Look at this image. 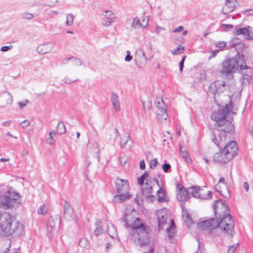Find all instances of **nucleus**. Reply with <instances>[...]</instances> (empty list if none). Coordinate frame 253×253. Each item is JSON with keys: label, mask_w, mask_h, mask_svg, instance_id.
<instances>
[{"label": "nucleus", "mask_w": 253, "mask_h": 253, "mask_svg": "<svg viewBox=\"0 0 253 253\" xmlns=\"http://www.w3.org/2000/svg\"><path fill=\"white\" fill-rule=\"evenodd\" d=\"M215 218H211L200 223L201 227L205 230H212L219 228L224 233L233 237L235 233L234 221L229 212V208L221 200H216L213 204Z\"/></svg>", "instance_id": "f257e3e1"}, {"label": "nucleus", "mask_w": 253, "mask_h": 253, "mask_svg": "<svg viewBox=\"0 0 253 253\" xmlns=\"http://www.w3.org/2000/svg\"><path fill=\"white\" fill-rule=\"evenodd\" d=\"M122 220L125 223L126 227L129 226L132 228L129 237L136 245L142 247L148 244L149 238L148 233L150 228L141 223L138 217L134 218L130 214H126Z\"/></svg>", "instance_id": "f03ea898"}, {"label": "nucleus", "mask_w": 253, "mask_h": 253, "mask_svg": "<svg viewBox=\"0 0 253 253\" xmlns=\"http://www.w3.org/2000/svg\"><path fill=\"white\" fill-rule=\"evenodd\" d=\"M18 230H20V223L14 216L6 211L0 212V236H8Z\"/></svg>", "instance_id": "7ed1b4c3"}, {"label": "nucleus", "mask_w": 253, "mask_h": 253, "mask_svg": "<svg viewBox=\"0 0 253 253\" xmlns=\"http://www.w3.org/2000/svg\"><path fill=\"white\" fill-rule=\"evenodd\" d=\"M249 69L250 67L247 65L244 56L238 55L223 60L220 73L223 75H228L239 70Z\"/></svg>", "instance_id": "20e7f679"}, {"label": "nucleus", "mask_w": 253, "mask_h": 253, "mask_svg": "<svg viewBox=\"0 0 253 253\" xmlns=\"http://www.w3.org/2000/svg\"><path fill=\"white\" fill-rule=\"evenodd\" d=\"M20 198L19 193L9 190L0 196V207L5 210L16 208L20 204Z\"/></svg>", "instance_id": "39448f33"}, {"label": "nucleus", "mask_w": 253, "mask_h": 253, "mask_svg": "<svg viewBox=\"0 0 253 253\" xmlns=\"http://www.w3.org/2000/svg\"><path fill=\"white\" fill-rule=\"evenodd\" d=\"M233 109V104L230 101L229 104H227L221 108H220L217 111L213 112L211 115V120L215 123H219V121L226 119V117Z\"/></svg>", "instance_id": "423d86ee"}, {"label": "nucleus", "mask_w": 253, "mask_h": 253, "mask_svg": "<svg viewBox=\"0 0 253 253\" xmlns=\"http://www.w3.org/2000/svg\"><path fill=\"white\" fill-rule=\"evenodd\" d=\"M216 131H220L224 133H232L234 131V126L231 121L223 119L219 123L214 124Z\"/></svg>", "instance_id": "0eeeda50"}, {"label": "nucleus", "mask_w": 253, "mask_h": 253, "mask_svg": "<svg viewBox=\"0 0 253 253\" xmlns=\"http://www.w3.org/2000/svg\"><path fill=\"white\" fill-rule=\"evenodd\" d=\"M156 104L158 111H157L158 120L159 122L166 120L168 114L166 111V106L162 98H158L156 101Z\"/></svg>", "instance_id": "6e6552de"}, {"label": "nucleus", "mask_w": 253, "mask_h": 253, "mask_svg": "<svg viewBox=\"0 0 253 253\" xmlns=\"http://www.w3.org/2000/svg\"><path fill=\"white\" fill-rule=\"evenodd\" d=\"M212 141L220 150L221 147L224 146L226 140V134L220 131H212L211 134Z\"/></svg>", "instance_id": "1a4fd4ad"}, {"label": "nucleus", "mask_w": 253, "mask_h": 253, "mask_svg": "<svg viewBox=\"0 0 253 253\" xmlns=\"http://www.w3.org/2000/svg\"><path fill=\"white\" fill-rule=\"evenodd\" d=\"M149 181L151 182L150 179H147L146 182V186H142L141 190L143 195L145 196L146 200L148 202H153L155 199V197L152 195L153 191L152 184H149Z\"/></svg>", "instance_id": "9d476101"}, {"label": "nucleus", "mask_w": 253, "mask_h": 253, "mask_svg": "<svg viewBox=\"0 0 253 253\" xmlns=\"http://www.w3.org/2000/svg\"><path fill=\"white\" fill-rule=\"evenodd\" d=\"M223 150L226 153V155H228V157L232 159L237 154L238 147L237 143L234 141H232L229 143L225 145Z\"/></svg>", "instance_id": "9b49d317"}, {"label": "nucleus", "mask_w": 253, "mask_h": 253, "mask_svg": "<svg viewBox=\"0 0 253 253\" xmlns=\"http://www.w3.org/2000/svg\"><path fill=\"white\" fill-rule=\"evenodd\" d=\"M116 188L118 193H127L129 189V183L127 180L117 178L115 181Z\"/></svg>", "instance_id": "f8f14e48"}, {"label": "nucleus", "mask_w": 253, "mask_h": 253, "mask_svg": "<svg viewBox=\"0 0 253 253\" xmlns=\"http://www.w3.org/2000/svg\"><path fill=\"white\" fill-rule=\"evenodd\" d=\"M230 160V158L228 157L223 150L216 153L213 156V161L220 165H223L228 162Z\"/></svg>", "instance_id": "ddd939ff"}, {"label": "nucleus", "mask_w": 253, "mask_h": 253, "mask_svg": "<svg viewBox=\"0 0 253 253\" xmlns=\"http://www.w3.org/2000/svg\"><path fill=\"white\" fill-rule=\"evenodd\" d=\"M135 61L137 66L141 68L144 66L147 61L144 51L141 48H138L135 52Z\"/></svg>", "instance_id": "4468645a"}, {"label": "nucleus", "mask_w": 253, "mask_h": 253, "mask_svg": "<svg viewBox=\"0 0 253 253\" xmlns=\"http://www.w3.org/2000/svg\"><path fill=\"white\" fill-rule=\"evenodd\" d=\"M177 199L180 202L185 201L189 198V192H188L183 186L180 184L176 185Z\"/></svg>", "instance_id": "2eb2a0df"}, {"label": "nucleus", "mask_w": 253, "mask_h": 253, "mask_svg": "<svg viewBox=\"0 0 253 253\" xmlns=\"http://www.w3.org/2000/svg\"><path fill=\"white\" fill-rule=\"evenodd\" d=\"M225 4L222 8V13L226 15L234 10L238 1L237 0H225Z\"/></svg>", "instance_id": "dca6fc26"}, {"label": "nucleus", "mask_w": 253, "mask_h": 253, "mask_svg": "<svg viewBox=\"0 0 253 253\" xmlns=\"http://www.w3.org/2000/svg\"><path fill=\"white\" fill-rule=\"evenodd\" d=\"M169 215L166 212L165 210H162L158 212L157 217L160 229L162 230L168 220L170 219H169Z\"/></svg>", "instance_id": "f3484780"}, {"label": "nucleus", "mask_w": 253, "mask_h": 253, "mask_svg": "<svg viewBox=\"0 0 253 253\" xmlns=\"http://www.w3.org/2000/svg\"><path fill=\"white\" fill-rule=\"evenodd\" d=\"M63 212L64 217L67 220H69L72 218L73 210L67 201H65Z\"/></svg>", "instance_id": "a211bd4d"}, {"label": "nucleus", "mask_w": 253, "mask_h": 253, "mask_svg": "<svg viewBox=\"0 0 253 253\" xmlns=\"http://www.w3.org/2000/svg\"><path fill=\"white\" fill-rule=\"evenodd\" d=\"M53 46L49 43L41 44L37 48V52L41 54H44L49 52L52 49Z\"/></svg>", "instance_id": "6ab92c4d"}, {"label": "nucleus", "mask_w": 253, "mask_h": 253, "mask_svg": "<svg viewBox=\"0 0 253 253\" xmlns=\"http://www.w3.org/2000/svg\"><path fill=\"white\" fill-rule=\"evenodd\" d=\"M148 21H149L147 20L145 24H141L139 19L137 17H136L133 19L131 28L135 30L139 29L141 27L144 29L148 26Z\"/></svg>", "instance_id": "aec40b11"}, {"label": "nucleus", "mask_w": 253, "mask_h": 253, "mask_svg": "<svg viewBox=\"0 0 253 253\" xmlns=\"http://www.w3.org/2000/svg\"><path fill=\"white\" fill-rule=\"evenodd\" d=\"M111 101L114 109L118 112L120 110V105L119 96L114 92L111 93Z\"/></svg>", "instance_id": "412c9836"}, {"label": "nucleus", "mask_w": 253, "mask_h": 253, "mask_svg": "<svg viewBox=\"0 0 253 253\" xmlns=\"http://www.w3.org/2000/svg\"><path fill=\"white\" fill-rule=\"evenodd\" d=\"M60 223V219L59 216H56L55 217L51 216L49 219V225L51 230L58 228L59 226Z\"/></svg>", "instance_id": "4be33fe9"}, {"label": "nucleus", "mask_w": 253, "mask_h": 253, "mask_svg": "<svg viewBox=\"0 0 253 253\" xmlns=\"http://www.w3.org/2000/svg\"><path fill=\"white\" fill-rule=\"evenodd\" d=\"M119 194V195L115 196L114 198V201L119 203H123L131 197V195L129 194L128 192Z\"/></svg>", "instance_id": "5701e85b"}, {"label": "nucleus", "mask_w": 253, "mask_h": 253, "mask_svg": "<svg viewBox=\"0 0 253 253\" xmlns=\"http://www.w3.org/2000/svg\"><path fill=\"white\" fill-rule=\"evenodd\" d=\"M198 196H199L198 199H202V200H207V199H209L211 198L212 193L211 191H207L204 189L201 188V190L200 191V193L198 195Z\"/></svg>", "instance_id": "b1692460"}, {"label": "nucleus", "mask_w": 253, "mask_h": 253, "mask_svg": "<svg viewBox=\"0 0 253 253\" xmlns=\"http://www.w3.org/2000/svg\"><path fill=\"white\" fill-rule=\"evenodd\" d=\"M107 232L112 238H115L117 236V231L116 227L110 223L107 226Z\"/></svg>", "instance_id": "393cba45"}, {"label": "nucleus", "mask_w": 253, "mask_h": 253, "mask_svg": "<svg viewBox=\"0 0 253 253\" xmlns=\"http://www.w3.org/2000/svg\"><path fill=\"white\" fill-rule=\"evenodd\" d=\"M169 221L170 222V225L169 227L166 229V230L169 237V238H172L174 236L175 234V228H176V226L173 219H170Z\"/></svg>", "instance_id": "a878e982"}, {"label": "nucleus", "mask_w": 253, "mask_h": 253, "mask_svg": "<svg viewBox=\"0 0 253 253\" xmlns=\"http://www.w3.org/2000/svg\"><path fill=\"white\" fill-rule=\"evenodd\" d=\"M179 149L180 154L181 156L183 157L187 163H190L192 160L188 151L183 147L182 146H180Z\"/></svg>", "instance_id": "bb28decb"}, {"label": "nucleus", "mask_w": 253, "mask_h": 253, "mask_svg": "<svg viewBox=\"0 0 253 253\" xmlns=\"http://www.w3.org/2000/svg\"><path fill=\"white\" fill-rule=\"evenodd\" d=\"M130 139V136L128 133L126 132L124 135L120 137V144L122 148H125L126 143Z\"/></svg>", "instance_id": "cd10ccee"}, {"label": "nucleus", "mask_w": 253, "mask_h": 253, "mask_svg": "<svg viewBox=\"0 0 253 253\" xmlns=\"http://www.w3.org/2000/svg\"><path fill=\"white\" fill-rule=\"evenodd\" d=\"M251 27L248 26V28H236L234 31V34L236 35H243L246 38L247 33H249V29Z\"/></svg>", "instance_id": "c85d7f7f"}, {"label": "nucleus", "mask_w": 253, "mask_h": 253, "mask_svg": "<svg viewBox=\"0 0 253 253\" xmlns=\"http://www.w3.org/2000/svg\"><path fill=\"white\" fill-rule=\"evenodd\" d=\"M160 189L157 192V196L158 197V201L159 202H164L166 201L165 197V193L162 187L161 186Z\"/></svg>", "instance_id": "c756f323"}, {"label": "nucleus", "mask_w": 253, "mask_h": 253, "mask_svg": "<svg viewBox=\"0 0 253 253\" xmlns=\"http://www.w3.org/2000/svg\"><path fill=\"white\" fill-rule=\"evenodd\" d=\"M214 83H218V84H220V85H218L216 86L217 90V94L218 95L223 93L225 89V82L223 81H216L214 82Z\"/></svg>", "instance_id": "7c9ffc66"}, {"label": "nucleus", "mask_w": 253, "mask_h": 253, "mask_svg": "<svg viewBox=\"0 0 253 253\" xmlns=\"http://www.w3.org/2000/svg\"><path fill=\"white\" fill-rule=\"evenodd\" d=\"M57 133L59 134L62 135L65 134L66 132V127L64 123L60 122L57 126Z\"/></svg>", "instance_id": "2f4dec72"}, {"label": "nucleus", "mask_w": 253, "mask_h": 253, "mask_svg": "<svg viewBox=\"0 0 253 253\" xmlns=\"http://www.w3.org/2000/svg\"><path fill=\"white\" fill-rule=\"evenodd\" d=\"M218 85H220V84H218V83L213 82L211 83L209 87V91L214 95H217L216 86Z\"/></svg>", "instance_id": "473e14b6"}, {"label": "nucleus", "mask_w": 253, "mask_h": 253, "mask_svg": "<svg viewBox=\"0 0 253 253\" xmlns=\"http://www.w3.org/2000/svg\"><path fill=\"white\" fill-rule=\"evenodd\" d=\"M102 15L104 17V18L110 20H114V19L115 18V14L111 10H105L102 12Z\"/></svg>", "instance_id": "72a5a7b5"}, {"label": "nucleus", "mask_w": 253, "mask_h": 253, "mask_svg": "<svg viewBox=\"0 0 253 253\" xmlns=\"http://www.w3.org/2000/svg\"><path fill=\"white\" fill-rule=\"evenodd\" d=\"M189 189L191 190L190 192L194 197L199 198L198 195L199 194L200 191L201 189V188L198 186H195L191 187Z\"/></svg>", "instance_id": "f704fd0d"}, {"label": "nucleus", "mask_w": 253, "mask_h": 253, "mask_svg": "<svg viewBox=\"0 0 253 253\" xmlns=\"http://www.w3.org/2000/svg\"><path fill=\"white\" fill-rule=\"evenodd\" d=\"M148 177V172L145 171V172L139 178H138V183L140 185L143 186L144 185L145 180H146Z\"/></svg>", "instance_id": "c9c22d12"}, {"label": "nucleus", "mask_w": 253, "mask_h": 253, "mask_svg": "<svg viewBox=\"0 0 253 253\" xmlns=\"http://www.w3.org/2000/svg\"><path fill=\"white\" fill-rule=\"evenodd\" d=\"M231 46L236 47L238 46L239 47L245 46V45L243 43L240 42L239 40L237 38H234L231 42Z\"/></svg>", "instance_id": "e433bc0d"}, {"label": "nucleus", "mask_w": 253, "mask_h": 253, "mask_svg": "<svg viewBox=\"0 0 253 253\" xmlns=\"http://www.w3.org/2000/svg\"><path fill=\"white\" fill-rule=\"evenodd\" d=\"M79 245L81 247L86 248L89 246V242L85 238H82L79 242Z\"/></svg>", "instance_id": "4c0bfd02"}, {"label": "nucleus", "mask_w": 253, "mask_h": 253, "mask_svg": "<svg viewBox=\"0 0 253 253\" xmlns=\"http://www.w3.org/2000/svg\"><path fill=\"white\" fill-rule=\"evenodd\" d=\"M5 94L6 103L7 105H11L13 102V98L12 95L9 92L5 91L3 93Z\"/></svg>", "instance_id": "58836bf2"}, {"label": "nucleus", "mask_w": 253, "mask_h": 253, "mask_svg": "<svg viewBox=\"0 0 253 253\" xmlns=\"http://www.w3.org/2000/svg\"><path fill=\"white\" fill-rule=\"evenodd\" d=\"M156 33L157 35H163L166 33V29L158 25H156Z\"/></svg>", "instance_id": "ea45409f"}, {"label": "nucleus", "mask_w": 253, "mask_h": 253, "mask_svg": "<svg viewBox=\"0 0 253 253\" xmlns=\"http://www.w3.org/2000/svg\"><path fill=\"white\" fill-rule=\"evenodd\" d=\"M184 47L181 45L178 46L176 48L172 50L171 53L173 55L181 53L183 52Z\"/></svg>", "instance_id": "a19ab883"}, {"label": "nucleus", "mask_w": 253, "mask_h": 253, "mask_svg": "<svg viewBox=\"0 0 253 253\" xmlns=\"http://www.w3.org/2000/svg\"><path fill=\"white\" fill-rule=\"evenodd\" d=\"M73 20L74 16L72 14H68L66 16V25L71 26L73 23Z\"/></svg>", "instance_id": "79ce46f5"}, {"label": "nucleus", "mask_w": 253, "mask_h": 253, "mask_svg": "<svg viewBox=\"0 0 253 253\" xmlns=\"http://www.w3.org/2000/svg\"><path fill=\"white\" fill-rule=\"evenodd\" d=\"M141 102L142 104L143 109L145 110L147 109L148 110H150L151 107V101L148 99L146 101H143L141 100Z\"/></svg>", "instance_id": "37998d69"}, {"label": "nucleus", "mask_w": 253, "mask_h": 253, "mask_svg": "<svg viewBox=\"0 0 253 253\" xmlns=\"http://www.w3.org/2000/svg\"><path fill=\"white\" fill-rule=\"evenodd\" d=\"M93 151L95 153V155L94 156V157H95V158L97 160V161L99 162L100 160V156L99 155L100 150L96 144H95L93 148Z\"/></svg>", "instance_id": "c03bdc74"}, {"label": "nucleus", "mask_w": 253, "mask_h": 253, "mask_svg": "<svg viewBox=\"0 0 253 253\" xmlns=\"http://www.w3.org/2000/svg\"><path fill=\"white\" fill-rule=\"evenodd\" d=\"M71 62L74 66H79L81 65L82 61L80 59L74 57L73 56L71 57Z\"/></svg>", "instance_id": "a18cd8bd"}, {"label": "nucleus", "mask_w": 253, "mask_h": 253, "mask_svg": "<svg viewBox=\"0 0 253 253\" xmlns=\"http://www.w3.org/2000/svg\"><path fill=\"white\" fill-rule=\"evenodd\" d=\"M114 20H110L107 18H104L102 21V24L106 27L110 26L113 22Z\"/></svg>", "instance_id": "49530a36"}, {"label": "nucleus", "mask_w": 253, "mask_h": 253, "mask_svg": "<svg viewBox=\"0 0 253 253\" xmlns=\"http://www.w3.org/2000/svg\"><path fill=\"white\" fill-rule=\"evenodd\" d=\"M46 212L47 210L44 205L41 206L38 211V213L42 215L45 214L46 213Z\"/></svg>", "instance_id": "de8ad7c7"}, {"label": "nucleus", "mask_w": 253, "mask_h": 253, "mask_svg": "<svg viewBox=\"0 0 253 253\" xmlns=\"http://www.w3.org/2000/svg\"><path fill=\"white\" fill-rule=\"evenodd\" d=\"M22 17L23 19H28L30 20L33 18L34 15L33 14L28 13V12H25L22 14Z\"/></svg>", "instance_id": "09e8293b"}, {"label": "nucleus", "mask_w": 253, "mask_h": 253, "mask_svg": "<svg viewBox=\"0 0 253 253\" xmlns=\"http://www.w3.org/2000/svg\"><path fill=\"white\" fill-rule=\"evenodd\" d=\"M215 44L217 47L220 48L219 50H220L224 49L226 45V43L225 42H216Z\"/></svg>", "instance_id": "8fccbe9b"}, {"label": "nucleus", "mask_w": 253, "mask_h": 253, "mask_svg": "<svg viewBox=\"0 0 253 253\" xmlns=\"http://www.w3.org/2000/svg\"><path fill=\"white\" fill-rule=\"evenodd\" d=\"M158 164V161L157 158H155L153 160L150 161V168L151 169H155Z\"/></svg>", "instance_id": "3c124183"}, {"label": "nucleus", "mask_w": 253, "mask_h": 253, "mask_svg": "<svg viewBox=\"0 0 253 253\" xmlns=\"http://www.w3.org/2000/svg\"><path fill=\"white\" fill-rule=\"evenodd\" d=\"M239 243H237L234 245L230 246L228 249V253H233L235 251Z\"/></svg>", "instance_id": "603ef678"}, {"label": "nucleus", "mask_w": 253, "mask_h": 253, "mask_svg": "<svg viewBox=\"0 0 253 253\" xmlns=\"http://www.w3.org/2000/svg\"><path fill=\"white\" fill-rule=\"evenodd\" d=\"M171 168L170 164L168 163L164 164L162 166V168L164 172H168L169 169Z\"/></svg>", "instance_id": "864d4df0"}, {"label": "nucleus", "mask_w": 253, "mask_h": 253, "mask_svg": "<svg viewBox=\"0 0 253 253\" xmlns=\"http://www.w3.org/2000/svg\"><path fill=\"white\" fill-rule=\"evenodd\" d=\"M20 125L23 128H26L30 126V123L28 120H24L20 123Z\"/></svg>", "instance_id": "5fc2aeb1"}, {"label": "nucleus", "mask_w": 253, "mask_h": 253, "mask_svg": "<svg viewBox=\"0 0 253 253\" xmlns=\"http://www.w3.org/2000/svg\"><path fill=\"white\" fill-rule=\"evenodd\" d=\"M46 142L47 144L49 145H54L55 143V140L53 137H49L46 140Z\"/></svg>", "instance_id": "6e6d98bb"}, {"label": "nucleus", "mask_w": 253, "mask_h": 253, "mask_svg": "<svg viewBox=\"0 0 253 253\" xmlns=\"http://www.w3.org/2000/svg\"><path fill=\"white\" fill-rule=\"evenodd\" d=\"M13 46L12 45L9 46H3L1 47L0 50L3 52H6L8 50L11 49L12 48Z\"/></svg>", "instance_id": "4d7b16f0"}, {"label": "nucleus", "mask_w": 253, "mask_h": 253, "mask_svg": "<svg viewBox=\"0 0 253 253\" xmlns=\"http://www.w3.org/2000/svg\"><path fill=\"white\" fill-rule=\"evenodd\" d=\"M246 39L250 40H253V32L249 30V33L247 34Z\"/></svg>", "instance_id": "13d9d810"}, {"label": "nucleus", "mask_w": 253, "mask_h": 253, "mask_svg": "<svg viewBox=\"0 0 253 253\" xmlns=\"http://www.w3.org/2000/svg\"><path fill=\"white\" fill-rule=\"evenodd\" d=\"M6 252H5V253H21L20 251L17 249H14L12 250V251H10L8 248H7Z\"/></svg>", "instance_id": "bf43d9fd"}, {"label": "nucleus", "mask_w": 253, "mask_h": 253, "mask_svg": "<svg viewBox=\"0 0 253 253\" xmlns=\"http://www.w3.org/2000/svg\"><path fill=\"white\" fill-rule=\"evenodd\" d=\"M183 218L184 219H187V220H185L186 222L189 221V222L190 223L192 222V219L190 217V215L187 213H184L183 214Z\"/></svg>", "instance_id": "052dcab7"}, {"label": "nucleus", "mask_w": 253, "mask_h": 253, "mask_svg": "<svg viewBox=\"0 0 253 253\" xmlns=\"http://www.w3.org/2000/svg\"><path fill=\"white\" fill-rule=\"evenodd\" d=\"M148 179H150V180H151V182L149 181V184H152V183L156 182L159 187L161 186V185L159 184V181L155 177V178H149Z\"/></svg>", "instance_id": "680f3d73"}, {"label": "nucleus", "mask_w": 253, "mask_h": 253, "mask_svg": "<svg viewBox=\"0 0 253 253\" xmlns=\"http://www.w3.org/2000/svg\"><path fill=\"white\" fill-rule=\"evenodd\" d=\"M132 56L130 55V52L129 51H127V55L125 57V61H130L132 59Z\"/></svg>", "instance_id": "e2e57ef3"}, {"label": "nucleus", "mask_w": 253, "mask_h": 253, "mask_svg": "<svg viewBox=\"0 0 253 253\" xmlns=\"http://www.w3.org/2000/svg\"><path fill=\"white\" fill-rule=\"evenodd\" d=\"M102 231V228L101 227H97V228H96L94 230V234L96 235H98L100 233H101Z\"/></svg>", "instance_id": "0e129e2a"}, {"label": "nucleus", "mask_w": 253, "mask_h": 253, "mask_svg": "<svg viewBox=\"0 0 253 253\" xmlns=\"http://www.w3.org/2000/svg\"><path fill=\"white\" fill-rule=\"evenodd\" d=\"M28 102H29V101L28 100H26L25 103L22 102H19L18 103V106H19V108H22L25 107Z\"/></svg>", "instance_id": "69168bd1"}, {"label": "nucleus", "mask_w": 253, "mask_h": 253, "mask_svg": "<svg viewBox=\"0 0 253 253\" xmlns=\"http://www.w3.org/2000/svg\"><path fill=\"white\" fill-rule=\"evenodd\" d=\"M71 60V57H67L63 60H62L61 63L63 65H65L68 63L69 61Z\"/></svg>", "instance_id": "338daca9"}, {"label": "nucleus", "mask_w": 253, "mask_h": 253, "mask_svg": "<svg viewBox=\"0 0 253 253\" xmlns=\"http://www.w3.org/2000/svg\"><path fill=\"white\" fill-rule=\"evenodd\" d=\"M183 29H184V28H183V26H179L178 27H177V28H176L174 29L173 30V33L180 32H181V31H183Z\"/></svg>", "instance_id": "774afa93"}]
</instances>
